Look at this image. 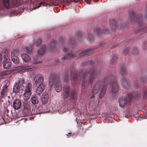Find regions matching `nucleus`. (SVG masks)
<instances>
[{
	"label": "nucleus",
	"instance_id": "f257e3e1",
	"mask_svg": "<svg viewBox=\"0 0 147 147\" xmlns=\"http://www.w3.org/2000/svg\"><path fill=\"white\" fill-rule=\"evenodd\" d=\"M109 83L110 84V88L111 89L112 94L113 96H116L119 91V89L117 84V81L116 79L115 75L113 74L106 78L103 82L100 80L96 82L93 86L92 90L93 95L91 96V98H93V95H95L99 91L100 97V98L103 97L106 92L107 86Z\"/></svg>",
	"mask_w": 147,
	"mask_h": 147
},
{
	"label": "nucleus",
	"instance_id": "f03ea898",
	"mask_svg": "<svg viewBox=\"0 0 147 147\" xmlns=\"http://www.w3.org/2000/svg\"><path fill=\"white\" fill-rule=\"evenodd\" d=\"M98 71L94 68H91L89 70H83L79 74L77 78V71L74 69H71L69 74L71 82H75L76 81L78 83L82 81V86L85 88L86 85L91 83L93 81L94 75L98 74Z\"/></svg>",
	"mask_w": 147,
	"mask_h": 147
},
{
	"label": "nucleus",
	"instance_id": "7ed1b4c3",
	"mask_svg": "<svg viewBox=\"0 0 147 147\" xmlns=\"http://www.w3.org/2000/svg\"><path fill=\"white\" fill-rule=\"evenodd\" d=\"M147 95V88L144 87L142 90V93L135 95L134 93L130 94L126 96H123L121 97L119 100V106L121 107H125L127 105H130L131 101L136 98H139L140 96H142L143 98L146 97Z\"/></svg>",
	"mask_w": 147,
	"mask_h": 147
},
{
	"label": "nucleus",
	"instance_id": "20e7f679",
	"mask_svg": "<svg viewBox=\"0 0 147 147\" xmlns=\"http://www.w3.org/2000/svg\"><path fill=\"white\" fill-rule=\"evenodd\" d=\"M82 36V34L80 32H78L77 34L75 36V39L74 37H71L69 38L68 42L65 44L64 43V40L62 39L61 41H60V43L63 46L62 48V50L64 52H67L69 48L70 47L72 48H74V46L76 43L77 40H80Z\"/></svg>",
	"mask_w": 147,
	"mask_h": 147
},
{
	"label": "nucleus",
	"instance_id": "39448f33",
	"mask_svg": "<svg viewBox=\"0 0 147 147\" xmlns=\"http://www.w3.org/2000/svg\"><path fill=\"white\" fill-rule=\"evenodd\" d=\"M94 50L93 49L90 48L80 53L78 51H77L75 53L71 52L67 55H63L61 57V59L62 60H65L70 59L74 58L77 56L81 58L83 56L90 55L94 53L93 51Z\"/></svg>",
	"mask_w": 147,
	"mask_h": 147
},
{
	"label": "nucleus",
	"instance_id": "423d86ee",
	"mask_svg": "<svg viewBox=\"0 0 147 147\" xmlns=\"http://www.w3.org/2000/svg\"><path fill=\"white\" fill-rule=\"evenodd\" d=\"M63 92V95L65 98H67L71 101H74L77 98V92L68 86L65 87Z\"/></svg>",
	"mask_w": 147,
	"mask_h": 147
},
{
	"label": "nucleus",
	"instance_id": "0eeeda50",
	"mask_svg": "<svg viewBox=\"0 0 147 147\" xmlns=\"http://www.w3.org/2000/svg\"><path fill=\"white\" fill-rule=\"evenodd\" d=\"M49 83L51 86L55 85V88L56 90L58 92L61 91V90L62 83L59 80L58 76L54 73L51 74Z\"/></svg>",
	"mask_w": 147,
	"mask_h": 147
},
{
	"label": "nucleus",
	"instance_id": "6e6552de",
	"mask_svg": "<svg viewBox=\"0 0 147 147\" xmlns=\"http://www.w3.org/2000/svg\"><path fill=\"white\" fill-rule=\"evenodd\" d=\"M36 67V65L33 64L29 65L27 64L24 65L15 67L13 69V70L17 71L18 73H20L25 72L27 71H30L32 69Z\"/></svg>",
	"mask_w": 147,
	"mask_h": 147
},
{
	"label": "nucleus",
	"instance_id": "1a4fd4ad",
	"mask_svg": "<svg viewBox=\"0 0 147 147\" xmlns=\"http://www.w3.org/2000/svg\"><path fill=\"white\" fill-rule=\"evenodd\" d=\"M129 16L131 21L135 22V23L139 26H140L143 24L142 18L140 14H139L136 17L135 20L134 18V14L132 11L131 13H129Z\"/></svg>",
	"mask_w": 147,
	"mask_h": 147
},
{
	"label": "nucleus",
	"instance_id": "9d476101",
	"mask_svg": "<svg viewBox=\"0 0 147 147\" xmlns=\"http://www.w3.org/2000/svg\"><path fill=\"white\" fill-rule=\"evenodd\" d=\"M46 48V46L45 45H42L38 50V55L34 56V64H37L41 62V60L39 58L43 55V53Z\"/></svg>",
	"mask_w": 147,
	"mask_h": 147
},
{
	"label": "nucleus",
	"instance_id": "9b49d317",
	"mask_svg": "<svg viewBox=\"0 0 147 147\" xmlns=\"http://www.w3.org/2000/svg\"><path fill=\"white\" fill-rule=\"evenodd\" d=\"M24 83V80L23 79L20 78L18 82L14 86L13 88V91L15 93L19 92L20 88H22L23 84Z\"/></svg>",
	"mask_w": 147,
	"mask_h": 147
},
{
	"label": "nucleus",
	"instance_id": "f8f14e48",
	"mask_svg": "<svg viewBox=\"0 0 147 147\" xmlns=\"http://www.w3.org/2000/svg\"><path fill=\"white\" fill-rule=\"evenodd\" d=\"M44 79V78L42 75L38 74L35 75L34 80L35 83L37 85L44 83L43 82Z\"/></svg>",
	"mask_w": 147,
	"mask_h": 147
},
{
	"label": "nucleus",
	"instance_id": "ddd939ff",
	"mask_svg": "<svg viewBox=\"0 0 147 147\" xmlns=\"http://www.w3.org/2000/svg\"><path fill=\"white\" fill-rule=\"evenodd\" d=\"M18 52L16 50H14L11 52V60L15 64H17L19 63V60L18 57L16 56L18 55Z\"/></svg>",
	"mask_w": 147,
	"mask_h": 147
},
{
	"label": "nucleus",
	"instance_id": "4468645a",
	"mask_svg": "<svg viewBox=\"0 0 147 147\" xmlns=\"http://www.w3.org/2000/svg\"><path fill=\"white\" fill-rule=\"evenodd\" d=\"M3 2L2 5L0 2V11L2 10L3 7L9 9L10 6V3L9 0H2Z\"/></svg>",
	"mask_w": 147,
	"mask_h": 147
},
{
	"label": "nucleus",
	"instance_id": "2eb2a0df",
	"mask_svg": "<svg viewBox=\"0 0 147 147\" xmlns=\"http://www.w3.org/2000/svg\"><path fill=\"white\" fill-rule=\"evenodd\" d=\"M120 74L123 77L126 76L127 71L125 66L123 64H121L118 67Z\"/></svg>",
	"mask_w": 147,
	"mask_h": 147
},
{
	"label": "nucleus",
	"instance_id": "dca6fc26",
	"mask_svg": "<svg viewBox=\"0 0 147 147\" xmlns=\"http://www.w3.org/2000/svg\"><path fill=\"white\" fill-rule=\"evenodd\" d=\"M9 93V89L8 88V86L5 84L3 86L1 91V95L2 98L7 96Z\"/></svg>",
	"mask_w": 147,
	"mask_h": 147
},
{
	"label": "nucleus",
	"instance_id": "f3484780",
	"mask_svg": "<svg viewBox=\"0 0 147 147\" xmlns=\"http://www.w3.org/2000/svg\"><path fill=\"white\" fill-rule=\"evenodd\" d=\"M96 29V33L98 34H106L108 31V30L106 27H103L100 28L99 26H97Z\"/></svg>",
	"mask_w": 147,
	"mask_h": 147
},
{
	"label": "nucleus",
	"instance_id": "a211bd4d",
	"mask_svg": "<svg viewBox=\"0 0 147 147\" xmlns=\"http://www.w3.org/2000/svg\"><path fill=\"white\" fill-rule=\"evenodd\" d=\"M22 105L21 101L19 99H15L13 102V108L16 110L20 109Z\"/></svg>",
	"mask_w": 147,
	"mask_h": 147
},
{
	"label": "nucleus",
	"instance_id": "6ab92c4d",
	"mask_svg": "<svg viewBox=\"0 0 147 147\" xmlns=\"http://www.w3.org/2000/svg\"><path fill=\"white\" fill-rule=\"evenodd\" d=\"M121 85L123 87L127 89H129L130 86V82L127 78H123L121 80Z\"/></svg>",
	"mask_w": 147,
	"mask_h": 147
},
{
	"label": "nucleus",
	"instance_id": "aec40b11",
	"mask_svg": "<svg viewBox=\"0 0 147 147\" xmlns=\"http://www.w3.org/2000/svg\"><path fill=\"white\" fill-rule=\"evenodd\" d=\"M31 103L35 106L36 107L39 102L38 98L36 95H32L30 99Z\"/></svg>",
	"mask_w": 147,
	"mask_h": 147
},
{
	"label": "nucleus",
	"instance_id": "412c9836",
	"mask_svg": "<svg viewBox=\"0 0 147 147\" xmlns=\"http://www.w3.org/2000/svg\"><path fill=\"white\" fill-rule=\"evenodd\" d=\"M38 86L36 89V92L38 95L42 93L45 89V84L44 83L38 84Z\"/></svg>",
	"mask_w": 147,
	"mask_h": 147
},
{
	"label": "nucleus",
	"instance_id": "4be33fe9",
	"mask_svg": "<svg viewBox=\"0 0 147 147\" xmlns=\"http://www.w3.org/2000/svg\"><path fill=\"white\" fill-rule=\"evenodd\" d=\"M23 106L24 111H29L30 109V103L28 101L24 100L23 102Z\"/></svg>",
	"mask_w": 147,
	"mask_h": 147
},
{
	"label": "nucleus",
	"instance_id": "5701e85b",
	"mask_svg": "<svg viewBox=\"0 0 147 147\" xmlns=\"http://www.w3.org/2000/svg\"><path fill=\"white\" fill-rule=\"evenodd\" d=\"M42 108L41 107L38 106V107H36L32 109V112L34 114H40L43 113V111L41 110Z\"/></svg>",
	"mask_w": 147,
	"mask_h": 147
},
{
	"label": "nucleus",
	"instance_id": "b1692460",
	"mask_svg": "<svg viewBox=\"0 0 147 147\" xmlns=\"http://www.w3.org/2000/svg\"><path fill=\"white\" fill-rule=\"evenodd\" d=\"M49 95L46 92H44L42 94L41 97V101L43 104H46L48 102Z\"/></svg>",
	"mask_w": 147,
	"mask_h": 147
},
{
	"label": "nucleus",
	"instance_id": "393cba45",
	"mask_svg": "<svg viewBox=\"0 0 147 147\" xmlns=\"http://www.w3.org/2000/svg\"><path fill=\"white\" fill-rule=\"evenodd\" d=\"M109 24L110 28L112 31L115 29L116 27V23L114 19H113L109 20Z\"/></svg>",
	"mask_w": 147,
	"mask_h": 147
},
{
	"label": "nucleus",
	"instance_id": "a878e982",
	"mask_svg": "<svg viewBox=\"0 0 147 147\" xmlns=\"http://www.w3.org/2000/svg\"><path fill=\"white\" fill-rule=\"evenodd\" d=\"M10 61V59L8 58L4 59L3 62V66L4 68L7 69L10 66L11 63Z\"/></svg>",
	"mask_w": 147,
	"mask_h": 147
},
{
	"label": "nucleus",
	"instance_id": "bb28decb",
	"mask_svg": "<svg viewBox=\"0 0 147 147\" xmlns=\"http://www.w3.org/2000/svg\"><path fill=\"white\" fill-rule=\"evenodd\" d=\"M94 29L93 28H91L87 35L88 39L92 42L94 40V38L92 35V34L94 33Z\"/></svg>",
	"mask_w": 147,
	"mask_h": 147
},
{
	"label": "nucleus",
	"instance_id": "cd10ccee",
	"mask_svg": "<svg viewBox=\"0 0 147 147\" xmlns=\"http://www.w3.org/2000/svg\"><path fill=\"white\" fill-rule=\"evenodd\" d=\"M21 56L23 60L26 63L29 62L30 58L29 56L25 53H23L21 55Z\"/></svg>",
	"mask_w": 147,
	"mask_h": 147
},
{
	"label": "nucleus",
	"instance_id": "c85d7f7f",
	"mask_svg": "<svg viewBox=\"0 0 147 147\" xmlns=\"http://www.w3.org/2000/svg\"><path fill=\"white\" fill-rule=\"evenodd\" d=\"M147 80V77L145 74L143 73L142 75L140 78V81L141 85H143V83Z\"/></svg>",
	"mask_w": 147,
	"mask_h": 147
},
{
	"label": "nucleus",
	"instance_id": "c756f323",
	"mask_svg": "<svg viewBox=\"0 0 147 147\" xmlns=\"http://www.w3.org/2000/svg\"><path fill=\"white\" fill-rule=\"evenodd\" d=\"M147 32V26L138 30L136 32L137 35H140Z\"/></svg>",
	"mask_w": 147,
	"mask_h": 147
},
{
	"label": "nucleus",
	"instance_id": "7c9ffc66",
	"mask_svg": "<svg viewBox=\"0 0 147 147\" xmlns=\"http://www.w3.org/2000/svg\"><path fill=\"white\" fill-rule=\"evenodd\" d=\"M32 89V85L30 83H28L26 84L24 88V92H31Z\"/></svg>",
	"mask_w": 147,
	"mask_h": 147
},
{
	"label": "nucleus",
	"instance_id": "2f4dec72",
	"mask_svg": "<svg viewBox=\"0 0 147 147\" xmlns=\"http://www.w3.org/2000/svg\"><path fill=\"white\" fill-rule=\"evenodd\" d=\"M31 92H24V98L23 99L24 100H27L30 98L31 95Z\"/></svg>",
	"mask_w": 147,
	"mask_h": 147
},
{
	"label": "nucleus",
	"instance_id": "473e14b6",
	"mask_svg": "<svg viewBox=\"0 0 147 147\" xmlns=\"http://www.w3.org/2000/svg\"><path fill=\"white\" fill-rule=\"evenodd\" d=\"M55 42L54 40H52L50 42L48 47V48L53 50L55 47Z\"/></svg>",
	"mask_w": 147,
	"mask_h": 147
},
{
	"label": "nucleus",
	"instance_id": "72a5a7b5",
	"mask_svg": "<svg viewBox=\"0 0 147 147\" xmlns=\"http://www.w3.org/2000/svg\"><path fill=\"white\" fill-rule=\"evenodd\" d=\"M24 51L28 53H31L32 52V48L31 47H26L24 49Z\"/></svg>",
	"mask_w": 147,
	"mask_h": 147
},
{
	"label": "nucleus",
	"instance_id": "f704fd0d",
	"mask_svg": "<svg viewBox=\"0 0 147 147\" xmlns=\"http://www.w3.org/2000/svg\"><path fill=\"white\" fill-rule=\"evenodd\" d=\"M117 59V55H114L112 59L111 60V62L113 64H115L116 63Z\"/></svg>",
	"mask_w": 147,
	"mask_h": 147
},
{
	"label": "nucleus",
	"instance_id": "c9c22d12",
	"mask_svg": "<svg viewBox=\"0 0 147 147\" xmlns=\"http://www.w3.org/2000/svg\"><path fill=\"white\" fill-rule=\"evenodd\" d=\"M132 54L134 55H137L138 54V49L136 48H134L132 52Z\"/></svg>",
	"mask_w": 147,
	"mask_h": 147
},
{
	"label": "nucleus",
	"instance_id": "e433bc0d",
	"mask_svg": "<svg viewBox=\"0 0 147 147\" xmlns=\"http://www.w3.org/2000/svg\"><path fill=\"white\" fill-rule=\"evenodd\" d=\"M129 53V49L127 48H126L123 51V53L124 55H128Z\"/></svg>",
	"mask_w": 147,
	"mask_h": 147
},
{
	"label": "nucleus",
	"instance_id": "4c0bfd02",
	"mask_svg": "<svg viewBox=\"0 0 147 147\" xmlns=\"http://www.w3.org/2000/svg\"><path fill=\"white\" fill-rule=\"evenodd\" d=\"M41 40L40 38H38L36 41V45L37 46H38L41 43Z\"/></svg>",
	"mask_w": 147,
	"mask_h": 147
},
{
	"label": "nucleus",
	"instance_id": "58836bf2",
	"mask_svg": "<svg viewBox=\"0 0 147 147\" xmlns=\"http://www.w3.org/2000/svg\"><path fill=\"white\" fill-rule=\"evenodd\" d=\"M4 53H5V55H4V57L5 59H6V58H7V57L8 58V51H7V50H5L4 51Z\"/></svg>",
	"mask_w": 147,
	"mask_h": 147
},
{
	"label": "nucleus",
	"instance_id": "ea45409f",
	"mask_svg": "<svg viewBox=\"0 0 147 147\" xmlns=\"http://www.w3.org/2000/svg\"><path fill=\"white\" fill-rule=\"evenodd\" d=\"M68 72H67V73H66L65 74V75L64 76V82H65L66 81H67V80L68 79Z\"/></svg>",
	"mask_w": 147,
	"mask_h": 147
},
{
	"label": "nucleus",
	"instance_id": "a19ab883",
	"mask_svg": "<svg viewBox=\"0 0 147 147\" xmlns=\"http://www.w3.org/2000/svg\"><path fill=\"white\" fill-rule=\"evenodd\" d=\"M7 74V72H2L0 73V77L3 76Z\"/></svg>",
	"mask_w": 147,
	"mask_h": 147
},
{
	"label": "nucleus",
	"instance_id": "79ce46f5",
	"mask_svg": "<svg viewBox=\"0 0 147 147\" xmlns=\"http://www.w3.org/2000/svg\"><path fill=\"white\" fill-rule=\"evenodd\" d=\"M55 62L56 63H59L61 62L60 59L59 58H56L55 60Z\"/></svg>",
	"mask_w": 147,
	"mask_h": 147
},
{
	"label": "nucleus",
	"instance_id": "37998d69",
	"mask_svg": "<svg viewBox=\"0 0 147 147\" xmlns=\"http://www.w3.org/2000/svg\"><path fill=\"white\" fill-rule=\"evenodd\" d=\"M105 44H103V43L102 44L100 45L98 47H96V48H97L98 47H102V45H104Z\"/></svg>",
	"mask_w": 147,
	"mask_h": 147
},
{
	"label": "nucleus",
	"instance_id": "c03bdc74",
	"mask_svg": "<svg viewBox=\"0 0 147 147\" xmlns=\"http://www.w3.org/2000/svg\"><path fill=\"white\" fill-rule=\"evenodd\" d=\"M1 119H0V125L1 124V123H2L3 121V119L2 117H1Z\"/></svg>",
	"mask_w": 147,
	"mask_h": 147
},
{
	"label": "nucleus",
	"instance_id": "a18cd8bd",
	"mask_svg": "<svg viewBox=\"0 0 147 147\" xmlns=\"http://www.w3.org/2000/svg\"><path fill=\"white\" fill-rule=\"evenodd\" d=\"M2 61V57L1 55L0 54V64L1 63Z\"/></svg>",
	"mask_w": 147,
	"mask_h": 147
},
{
	"label": "nucleus",
	"instance_id": "49530a36",
	"mask_svg": "<svg viewBox=\"0 0 147 147\" xmlns=\"http://www.w3.org/2000/svg\"><path fill=\"white\" fill-rule=\"evenodd\" d=\"M71 133H68L66 135H67V138L69 137L70 136H69V135H71Z\"/></svg>",
	"mask_w": 147,
	"mask_h": 147
},
{
	"label": "nucleus",
	"instance_id": "de8ad7c7",
	"mask_svg": "<svg viewBox=\"0 0 147 147\" xmlns=\"http://www.w3.org/2000/svg\"><path fill=\"white\" fill-rule=\"evenodd\" d=\"M8 105H10V101H9V100H8Z\"/></svg>",
	"mask_w": 147,
	"mask_h": 147
},
{
	"label": "nucleus",
	"instance_id": "09e8293b",
	"mask_svg": "<svg viewBox=\"0 0 147 147\" xmlns=\"http://www.w3.org/2000/svg\"><path fill=\"white\" fill-rule=\"evenodd\" d=\"M7 97L8 98H10V96H7Z\"/></svg>",
	"mask_w": 147,
	"mask_h": 147
},
{
	"label": "nucleus",
	"instance_id": "8fccbe9b",
	"mask_svg": "<svg viewBox=\"0 0 147 147\" xmlns=\"http://www.w3.org/2000/svg\"><path fill=\"white\" fill-rule=\"evenodd\" d=\"M9 111V110H8V109H7V113H8Z\"/></svg>",
	"mask_w": 147,
	"mask_h": 147
},
{
	"label": "nucleus",
	"instance_id": "3c124183",
	"mask_svg": "<svg viewBox=\"0 0 147 147\" xmlns=\"http://www.w3.org/2000/svg\"><path fill=\"white\" fill-rule=\"evenodd\" d=\"M144 48H145V49L146 50L147 49V48L145 47Z\"/></svg>",
	"mask_w": 147,
	"mask_h": 147
},
{
	"label": "nucleus",
	"instance_id": "603ef678",
	"mask_svg": "<svg viewBox=\"0 0 147 147\" xmlns=\"http://www.w3.org/2000/svg\"><path fill=\"white\" fill-rule=\"evenodd\" d=\"M136 87L137 88H138V86H136Z\"/></svg>",
	"mask_w": 147,
	"mask_h": 147
},
{
	"label": "nucleus",
	"instance_id": "864d4df0",
	"mask_svg": "<svg viewBox=\"0 0 147 147\" xmlns=\"http://www.w3.org/2000/svg\"><path fill=\"white\" fill-rule=\"evenodd\" d=\"M146 45V43H145V46Z\"/></svg>",
	"mask_w": 147,
	"mask_h": 147
}]
</instances>
